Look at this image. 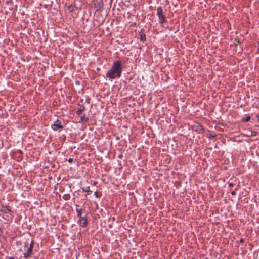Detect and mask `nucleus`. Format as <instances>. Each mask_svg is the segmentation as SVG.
<instances>
[{"instance_id":"1","label":"nucleus","mask_w":259,"mask_h":259,"mask_svg":"<svg viewBox=\"0 0 259 259\" xmlns=\"http://www.w3.org/2000/svg\"><path fill=\"white\" fill-rule=\"evenodd\" d=\"M122 67L120 61H115L111 67L106 73V77L109 79L120 77L122 74Z\"/></svg>"},{"instance_id":"2","label":"nucleus","mask_w":259,"mask_h":259,"mask_svg":"<svg viewBox=\"0 0 259 259\" xmlns=\"http://www.w3.org/2000/svg\"><path fill=\"white\" fill-rule=\"evenodd\" d=\"M51 128L55 131H58L60 132L63 129L64 126L62 124L61 121L60 120L57 119L51 125Z\"/></svg>"},{"instance_id":"3","label":"nucleus","mask_w":259,"mask_h":259,"mask_svg":"<svg viewBox=\"0 0 259 259\" xmlns=\"http://www.w3.org/2000/svg\"><path fill=\"white\" fill-rule=\"evenodd\" d=\"M79 223L80 225L83 227H85L87 225L88 222L87 214L84 217H80L79 218Z\"/></svg>"},{"instance_id":"4","label":"nucleus","mask_w":259,"mask_h":259,"mask_svg":"<svg viewBox=\"0 0 259 259\" xmlns=\"http://www.w3.org/2000/svg\"><path fill=\"white\" fill-rule=\"evenodd\" d=\"M1 211L6 214H11L12 212L11 210L6 205H2Z\"/></svg>"},{"instance_id":"5","label":"nucleus","mask_w":259,"mask_h":259,"mask_svg":"<svg viewBox=\"0 0 259 259\" xmlns=\"http://www.w3.org/2000/svg\"><path fill=\"white\" fill-rule=\"evenodd\" d=\"M33 254V249L30 247H29L26 250V252L24 253V257L25 258H27L30 257Z\"/></svg>"},{"instance_id":"6","label":"nucleus","mask_w":259,"mask_h":259,"mask_svg":"<svg viewBox=\"0 0 259 259\" xmlns=\"http://www.w3.org/2000/svg\"><path fill=\"white\" fill-rule=\"evenodd\" d=\"M157 15L159 18H161L162 17L164 16L163 14V9L162 8V7H161V6L158 7V8L157 9Z\"/></svg>"},{"instance_id":"7","label":"nucleus","mask_w":259,"mask_h":259,"mask_svg":"<svg viewBox=\"0 0 259 259\" xmlns=\"http://www.w3.org/2000/svg\"><path fill=\"white\" fill-rule=\"evenodd\" d=\"M85 106L83 105H81L79 106V107L77 109L76 111V114L78 116H80L82 114V112L85 110Z\"/></svg>"},{"instance_id":"8","label":"nucleus","mask_w":259,"mask_h":259,"mask_svg":"<svg viewBox=\"0 0 259 259\" xmlns=\"http://www.w3.org/2000/svg\"><path fill=\"white\" fill-rule=\"evenodd\" d=\"M80 116V120L79 121V123H86L89 120L88 117L86 116L84 114L81 115Z\"/></svg>"},{"instance_id":"9","label":"nucleus","mask_w":259,"mask_h":259,"mask_svg":"<svg viewBox=\"0 0 259 259\" xmlns=\"http://www.w3.org/2000/svg\"><path fill=\"white\" fill-rule=\"evenodd\" d=\"M82 190L83 192H85L88 193V195H90L92 193V191L90 189L89 186L83 187L82 188Z\"/></svg>"},{"instance_id":"10","label":"nucleus","mask_w":259,"mask_h":259,"mask_svg":"<svg viewBox=\"0 0 259 259\" xmlns=\"http://www.w3.org/2000/svg\"><path fill=\"white\" fill-rule=\"evenodd\" d=\"M76 213H77V217L80 218V217H81L82 209L78 208V206L77 205H76Z\"/></svg>"},{"instance_id":"11","label":"nucleus","mask_w":259,"mask_h":259,"mask_svg":"<svg viewBox=\"0 0 259 259\" xmlns=\"http://www.w3.org/2000/svg\"><path fill=\"white\" fill-rule=\"evenodd\" d=\"M250 118L251 117L249 115H246V117L242 118L241 121L243 122H247L250 120Z\"/></svg>"},{"instance_id":"12","label":"nucleus","mask_w":259,"mask_h":259,"mask_svg":"<svg viewBox=\"0 0 259 259\" xmlns=\"http://www.w3.org/2000/svg\"><path fill=\"white\" fill-rule=\"evenodd\" d=\"M70 195L69 194H64L62 196L63 199L66 201L69 200L70 199Z\"/></svg>"},{"instance_id":"13","label":"nucleus","mask_w":259,"mask_h":259,"mask_svg":"<svg viewBox=\"0 0 259 259\" xmlns=\"http://www.w3.org/2000/svg\"><path fill=\"white\" fill-rule=\"evenodd\" d=\"M159 23L160 24H163L165 21V16L162 17V18H159Z\"/></svg>"},{"instance_id":"14","label":"nucleus","mask_w":259,"mask_h":259,"mask_svg":"<svg viewBox=\"0 0 259 259\" xmlns=\"http://www.w3.org/2000/svg\"><path fill=\"white\" fill-rule=\"evenodd\" d=\"M34 241L33 240H32L30 244H29V247H30L32 249L33 248V247H34Z\"/></svg>"},{"instance_id":"15","label":"nucleus","mask_w":259,"mask_h":259,"mask_svg":"<svg viewBox=\"0 0 259 259\" xmlns=\"http://www.w3.org/2000/svg\"><path fill=\"white\" fill-rule=\"evenodd\" d=\"M141 40L142 41H144L145 40H146V36L145 35H141Z\"/></svg>"},{"instance_id":"16","label":"nucleus","mask_w":259,"mask_h":259,"mask_svg":"<svg viewBox=\"0 0 259 259\" xmlns=\"http://www.w3.org/2000/svg\"><path fill=\"white\" fill-rule=\"evenodd\" d=\"M257 134V132L255 131H251V136H255Z\"/></svg>"},{"instance_id":"17","label":"nucleus","mask_w":259,"mask_h":259,"mask_svg":"<svg viewBox=\"0 0 259 259\" xmlns=\"http://www.w3.org/2000/svg\"><path fill=\"white\" fill-rule=\"evenodd\" d=\"M94 195L96 197V198H100V196L98 195V192L97 191H95L94 192Z\"/></svg>"},{"instance_id":"18","label":"nucleus","mask_w":259,"mask_h":259,"mask_svg":"<svg viewBox=\"0 0 259 259\" xmlns=\"http://www.w3.org/2000/svg\"><path fill=\"white\" fill-rule=\"evenodd\" d=\"M73 158H70L68 160V162H69V163H72V162H73Z\"/></svg>"},{"instance_id":"19","label":"nucleus","mask_w":259,"mask_h":259,"mask_svg":"<svg viewBox=\"0 0 259 259\" xmlns=\"http://www.w3.org/2000/svg\"><path fill=\"white\" fill-rule=\"evenodd\" d=\"M90 98H85V102L88 103H90Z\"/></svg>"},{"instance_id":"20","label":"nucleus","mask_w":259,"mask_h":259,"mask_svg":"<svg viewBox=\"0 0 259 259\" xmlns=\"http://www.w3.org/2000/svg\"><path fill=\"white\" fill-rule=\"evenodd\" d=\"M215 137V135L214 134H210L209 135V138H214Z\"/></svg>"},{"instance_id":"21","label":"nucleus","mask_w":259,"mask_h":259,"mask_svg":"<svg viewBox=\"0 0 259 259\" xmlns=\"http://www.w3.org/2000/svg\"><path fill=\"white\" fill-rule=\"evenodd\" d=\"M229 186L230 187H233V186H234V184H233V183H230L229 184Z\"/></svg>"},{"instance_id":"22","label":"nucleus","mask_w":259,"mask_h":259,"mask_svg":"<svg viewBox=\"0 0 259 259\" xmlns=\"http://www.w3.org/2000/svg\"><path fill=\"white\" fill-rule=\"evenodd\" d=\"M231 194L232 195H235L236 194V192H235V191H233L231 192Z\"/></svg>"},{"instance_id":"23","label":"nucleus","mask_w":259,"mask_h":259,"mask_svg":"<svg viewBox=\"0 0 259 259\" xmlns=\"http://www.w3.org/2000/svg\"><path fill=\"white\" fill-rule=\"evenodd\" d=\"M27 246H28V243H27V242H26L25 243V247H27Z\"/></svg>"},{"instance_id":"24","label":"nucleus","mask_w":259,"mask_h":259,"mask_svg":"<svg viewBox=\"0 0 259 259\" xmlns=\"http://www.w3.org/2000/svg\"><path fill=\"white\" fill-rule=\"evenodd\" d=\"M256 116L258 120H259V115H256Z\"/></svg>"},{"instance_id":"25","label":"nucleus","mask_w":259,"mask_h":259,"mask_svg":"<svg viewBox=\"0 0 259 259\" xmlns=\"http://www.w3.org/2000/svg\"><path fill=\"white\" fill-rule=\"evenodd\" d=\"M8 259H15V258L13 257H9Z\"/></svg>"},{"instance_id":"26","label":"nucleus","mask_w":259,"mask_h":259,"mask_svg":"<svg viewBox=\"0 0 259 259\" xmlns=\"http://www.w3.org/2000/svg\"><path fill=\"white\" fill-rule=\"evenodd\" d=\"M81 102H83V99H81Z\"/></svg>"}]
</instances>
